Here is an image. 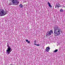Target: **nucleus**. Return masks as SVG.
<instances>
[{"label": "nucleus", "instance_id": "f8f14e48", "mask_svg": "<svg viewBox=\"0 0 65 65\" xmlns=\"http://www.w3.org/2000/svg\"><path fill=\"white\" fill-rule=\"evenodd\" d=\"M60 12H63V10L62 9H61L60 10Z\"/></svg>", "mask_w": 65, "mask_h": 65}, {"label": "nucleus", "instance_id": "39448f33", "mask_svg": "<svg viewBox=\"0 0 65 65\" xmlns=\"http://www.w3.org/2000/svg\"><path fill=\"white\" fill-rule=\"evenodd\" d=\"M53 34V31L52 30H51L50 31H47V34L46 35V36L47 37H48V36H50V35H51V34Z\"/></svg>", "mask_w": 65, "mask_h": 65}, {"label": "nucleus", "instance_id": "6e6552de", "mask_svg": "<svg viewBox=\"0 0 65 65\" xmlns=\"http://www.w3.org/2000/svg\"><path fill=\"white\" fill-rule=\"evenodd\" d=\"M48 6L49 7L51 8L52 7V6L51 5V4H50L49 2H48Z\"/></svg>", "mask_w": 65, "mask_h": 65}, {"label": "nucleus", "instance_id": "f257e3e1", "mask_svg": "<svg viewBox=\"0 0 65 65\" xmlns=\"http://www.w3.org/2000/svg\"><path fill=\"white\" fill-rule=\"evenodd\" d=\"M54 33L55 36H57L60 34V29L58 26H56L54 28Z\"/></svg>", "mask_w": 65, "mask_h": 65}, {"label": "nucleus", "instance_id": "9b49d317", "mask_svg": "<svg viewBox=\"0 0 65 65\" xmlns=\"http://www.w3.org/2000/svg\"><path fill=\"white\" fill-rule=\"evenodd\" d=\"M58 51V49H56L54 51V52H57Z\"/></svg>", "mask_w": 65, "mask_h": 65}, {"label": "nucleus", "instance_id": "f03ea898", "mask_svg": "<svg viewBox=\"0 0 65 65\" xmlns=\"http://www.w3.org/2000/svg\"><path fill=\"white\" fill-rule=\"evenodd\" d=\"M7 46L8 47V48L7 49V50H6L7 53L8 54H9L12 51V49L10 47V46H9L8 44H7Z\"/></svg>", "mask_w": 65, "mask_h": 65}, {"label": "nucleus", "instance_id": "20e7f679", "mask_svg": "<svg viewBox=\"0 0 65 65\" xmlns=\"http://www.w3.org/2000/svg\"><path fill=\"white\" fill-rule=\"evenodd\" d=\"M11 2L13 4V5H18V4L19 3V1L18 0H12Z\"/></svg>", "mask_w": 65, "mask_h": 65}, {"label": "nucleus", "instance_id": "423d86ee", "mask_svg": "<svg viewBox=\"0 0 65 65\" xmlns=\"http://www.w3.org/2000/svg\"><path fill=\"white\" fill-rule=\"evenodd\" d=\"M50 47H46L45 52H46H46H49V51H50Z\"/></svg>", "mask_w": 65, "mask_h": 65}, {"label": "nucleus", "instance_id": "1a4fd4ad", "mask_svg": "<svg viewBox=\"0 0 65 65\" xmlns=\"http://www.w3.org/2000/svg\"><path fill=\"white\" fill-rule=\"evenodd\" d=\"M19 6L20 7H21V8L23 7V5L22 4H21Z\"/></svg>", "mask_w": 65, "mask_h": 65}, {"label": "nucleus", "instance_id": "9d476101", "mask_svg": "<svg viewBox=\"0 0 65 65\" xmlns=\"http://www.w3.org/2000/svg\"><path fill=\"white\" fill-rule=\"evenodd\" d=\"M26 42H27L28 43H30V41H28V40H26Z\"/></svg>", "mask_w": 65, "mask_h": 65}, {"label": "nucleus", "instance_id": "0eeeda50", "mask_svg": "<svg viewBox=\"0 0 65 65\" xmlns=\"http://www.w3.org/2000/svg\"><path fill=\"white\" fill-rule=\"evenodd\" d=\"M60 7V5L59 4V3L57 4L55 6V8H56V7Z\"/></svg>", "mask_w": 65, "mask_h": 65}, {"label": "nucleus", "instance_id": "ddd939ff", "mask_svg": "<svg viewBox=\"0 0 65 65\" xmlns=\"http://www.w3.org/2000/svg\"><path fill=\"white\" fill-rule=\"evenodd\" d=\"M35 45H37V46H39V45H40L39 44H35Z\"/></svg>", "mask_w": 65, "mask_h": 65}, {"label": "nucleus", "instance_id": "7ed1b4c3", "mask_svg": "<svg viewBox=\"0 0 65 65\" xmlns=\"http://www.w3.org/2000/svg\"><path fill=\"white\" fill-rule=\"evenodd\" d=\"M6 14V12L5 13V11L4 10H0V16H4Z\"/></svg>", "mask_w": 65, "mask_h": 65}]
</instances>
